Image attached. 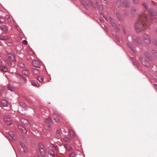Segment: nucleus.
Here are the masks:
<instances>
[{
	"instance_id": "7ed1b4c3",
	"label": "nucleus",
	"mask_w": 157,
	"mask_h": 157,
	"mask_svg": "<svg viewBox=\"0 0 157 157\" xmlns=\"http://www.w3.org/2000/svg\"><path fill=\"white\" fill-rule=\"evenodd\" d=\"M53 120L55 122L57 123H59L60 122L59 117L58 114L56 111H54L53 113Z\"/></svg>"
},
{
	"instance_id": "9b49d317",
	"label": "nucleus",
	"mask_w": 157,
	"mask_h": 157,
	"mask_svg": "<svg viewBox=\"0 0 157 157\" xmlns=\"http://www.w3.org/2000/svg\"><path fill=\"white\" fill-rule=\"evenodd\" d=\"M142 43L141 40L139 38H136L134 40V43L135 44H140Z\"/></svg>"
},
{
	"instance_id": "c85d7f7f",
	"label": "nucleus",
	"mask_w": 157,
	"mask_h": 157,
	"mask_svg": "<svg viewBox=\"0 0 157 157\" xmlns=\"http://www.w3.org/2000/svg\"><path fill=\"white\" fill-rule=\"evenodd\" d=\"M0 69L4 72H6L7 71V67L4 66H1L0 67Z\"/></svg>"
},
{
	"instance_id": "603ef678",
	"label": "nucleus",
	"mask_w": 157,
	"mask_h": 157,
	"mask_svg": "<svg viewBox=\"0 0 157 157\" xmlns=\"http://www.w3.org/2000/svg\"><path fill=\"white\" fill-rule=\"evenodd\" d=\"M128 46L131 49H132V47H131L130 44H128Z\"/></svg>"
},
{
	"instance_id": "8fccbe9b",
	"label": "nucleus",
	"mask_w": 157,
	"mask_h": 157,
	"mask_svg": "<svg viewBox=\"0 0 157 157\" xmlns=\"http://www.w3.org/2000/svg\"><path fill=\"white\" fill-rule=\"evenodd\" d=\"M49 153H50V155L52 156H53L54 155V152L53 151H52V152L51 153H50V152H49Z\"/></svg>"
},
{
	"instance_id": "4c0bfd02",
	"label": "nucleus",
	"mask_w": 157,
	"mask_h": 157,
	"mask_svg": "<svg viewBox=\"0 0 157 157\" xmlns=\"http://www.w3.org/2000/svg\"><path fill=\"white\" fill-rule=\"evenodd\" d=\"M76 155L75 152H72L70 154L69 157H75Z\"/></svg>"
},
{
	"instance_id": "aec40b11",
	"label": "nucleus",
	"mask_w": 157,
	"mask_h": 157,
	"mask_svg": "<svg viewBox=\"0 0 157 157\" xmlns=\"http://www.w3.org/2000/svg\"><path fill=\"white\" fill-rule=\"evenodd\" d=\"M32 84L33 86L36 87H38L40 85L39 84L37 81H33Z\"/></svg>"
},
{
	"instance_id": "473e14b6",
	"label": "nucleus",
	"mask_w": 157,
	"mask_h": 157,
	"mask_svg": "<svg viewBox=\"0 0 157 157\" xmlns=\"http://www.w3.org/2000/svg\"><path fill=\"white\" fill-rule=\"evenodd\" d=\"M137 10L134 7H132L131 10V13L132 14H135V13L136 12Z\"/></svg>"
},
{
	"instance_id": "864d4df0",
	"label": "nucleus",
	"mask_w": 157,
	"mask_h": 157,
	"mask_svg": "<svg viewBox=\"0 0 157 157\" xmlns=\"http://www.w3.org/2000/svg\"><path fill=\"white\" fill-rule=\"evenodd\" d=\"M155 45L157 46V41L156 40H155Z\"/></svg>"
},
{
	"instance_id": "3c124183",
	"label": "nucleus",
	"mask_w": 157,
	"mask_h": 157,
	"mask_svg": "<svg viewBox=\"0 0 157 157\" xmlns=\"http://www.w3.org/2000/svg\"><path fill=\"white\" fill-rule=\"evenodd\" d=\"M124 14L125 15H129V14L128 13V12L126 11L125 12Z\"/></svg>"
},
{
	"instance_id": "bf43d9fd",
	"label": "nucleus",
	"mask_w": 157,
	"mask_h": 157,
	"mask_svg": "<svg viewBox=\"0 0 157 157\" xmlns=\"http://www.w3.org/2000/svg\"><path fill=\"white\" fill-rule=\"evenodd\" d=\"M156 87L157 88V85L156 86Z\"/></svg>"
},
{
	"instance_id": "c9c22d12",
	"label": "nucleus",
	"mask_w": 157,
	"mask_h": 157,
	"mask_svg": "<svg viewBox=\"0 0 157 157\" xmlns=\"http://www.w3.org/2000/svg\"><path fill=\"white\" fill-rule=\"evenodd\" d=\"M18 66L19 67L21 68H24L25 67V65L22 63H20L18 64Z\"/></svg>"
},
{
	"instance_id": "ea45409f",
	"label": "nucleus",
	"mask_w": 157,
	"mask_h": 157,
	"mask_svg": "<svg viewBox=\"0 0 157 157\" xmlns=\"http://www.w3.org/2000/svg\"><path fill=\"white\" fill-rule=\"evenodd\" d=\"M152 53L155 56H157V52L156 50H153L152 51Z\"/></svg>"
},
{
	"instance_id": "b1692460",
	"label": "nucleus",
	"mask_w": 157,
	"mask_h": 157,
	"mask_svg": "<svg viewBox=\"0 0 157 157\" xmlns=\"http://www.w3.org/2000/svg\"><path fill=\"white\" fill-rule=\"evenodd\" d=\"M8 39V37L7 36H4L3 35L0 36V40H7Z\"/></svg>"
},
{
	"instance_id": "393cba45",
	"label": "nucleus",
	"mask_w": 157,
	"mask_h": 157,
	"mask_svg": "<svg viewBox=\"0 0 157 157\" xmlns=\"http://www.w3.org/2000/svg\"><path fill=\"white\" fill-rule=\"evenodd\" d=\"M91 4L92 6L94 8H96L98 7V3L97 1L93 2H92Z\"/></svg>"
},
{
	"instance_id": "9d476101",
	"label": "nucleus",
	"mask_w": 157,
	"mask_h": 157,
	"mask_svg": "<svg viewBox=\"0 0 157 157\" xmlns=\"http://www.w3.org/2000/svg\"><path fill=\"white\" fill-rule=\"evenodd\" d=\"M131 4L130 2H128L127 0H125L123 1L122 3V6L124 7H128Z\"/></svg>"
},
{
	"instance_id": "f704fd0d",
	"label": "nucleus",
	"mask_w": 157,
	"mask_h": 157,
	"mask_svg": "<svg viewBox=\"0 0 157 157\" xmlns=\"http://www.w3.org/2000/svg\"><path fill=\"white\" fill-rule=\"evenodd\" d=\"M37 79L40 82H43L44 80V78L42 76H38L37 77Z\"/></svg>"
},
{
	"instance_id": "0eeeda50",
	"label": "nucleus",
	"mask_w": 157,
	"mask_h": 157,
	"mask_svg": "<svg viewBox=\"0 0 157 157\" xmlns=\"http://www.w3.org/2000/svg\"><path fill=\"white\" fill-rule=\"evenodd\" d=\"M81 2L83 6L86 8L91 2L90 0H81Z\"/></svg>"
},
{
	"instance_id": "20e7f679",
	"label": "nucleus",
	"mask_w": 157,
	"mask_h": 157,
	"mask_svg": "<svg viewBox=\"0 0 157 157\" xmlns=\"http://www.w3.org/2000/svg\"><path fill=\"white\" fill-rule=\"evenodd\" d=\"M140 60L144 65L147 67L150 66L149 63L146 60L144 56L141 57Z\"/></svg>"
},
{
	"instance_id": "ddd939ff",
	"label": "nucleus",
	"mask_w": 157,
	"mask_h": 157,
	"mask_svg": "<svg viewBox=\"0 0 157 157\" xmlns=\"http://www.w3.org/2000/svg\"><path fill=\"white\" fill-rule=\"evenodd\" d=\"M32 71L33 73L35 75H38L40 73V71L38 69L32 68Z\"/></svg>"
},
{
	"instance_id": "7c9ffc66",
	"label": "nucleus",
	"mask_w": 157,
	"mask_h": 157,
	"mask_svg": "<svg viewBox=\"0 0 157 157\" xmlns=\"http://www.w3.org/2000/svg\"><path fill=\"white\" fill-rule=\"evenodd\" d=\"M16 76L17 77L19 78H21L24 80L25 81V78L24 77L22 76L21 75H20L17 74H16Z\"/></svg>"
},
{
	"instance_id": "a18cd8bd",
	"label": "nucleus",
	"mask_w": 157,
	"mask_h": 157,
	"mask_svg": "<svg viewBox=\"0 0 157 157\" xmlns=\"http://www.w3.org/2000/svg\"><path fill=\"white\" fill-rule=\"evenodd\" d=\"M143 6H144V7L147 9H148V6H147V4L146 3H144L143 4Z\"/></svg>"
},
{
	"instance_id": "2f4dec72",
	"label": "nucleus",
	"mask_w": 157,
	"mask_h": 157,
	"mask_svg": "<svg viewBox=\"0 0 157 157\" xmlns=\"http://www.w3.org/2000/svg\"><path fill=\"white\" fill-rule=\"evenodd\" d=\"M11 133L10 134V136L13 139V140H16V137L14 136L13 133V132H10Z\"/></svg>"
},
{
	"instance_id": "6e6552de",
	"label": "nucleus",
	"mask_w": 157,
	"mask_h": 157,
	"mask_svg": "<svg viewBox=\"0 0 157 157\" xmlns=\"http://www.w3.org/2000/svg\"><path fill=\"white\" fill-rule=\"evenodd\" d=\"M109 19L110 21L111 22V24L116 29H117V30H118V28L117 27V25L115 23L114 21V19H112L111 17H109Z\"/></svg>"
},
{
	"instance_id": "6ab92c4d",
	"label": "nucleus",
	"mask_w": 157,
	"mask_h": 157,
	"mask_svg": "<svg viewBox=\"0 0 157 157\" xmlns=\"http://www.w3.org/2000/svg\"><path fill=\"white\" fill-rule=\"evenodd\" d=\"M20 144L22 147L24 151L25 152H26L27 151V149L26 147H25L24 144V143H22L21 142H20Z\"/></svg>"
},
{
	"instance_id": "bb28decb",
	"label": "nucleus",
	"mask_w": 157,
	"mask_h": 157,
	"mask_svg": "<svg viewBox=\"0 0 157 157\" xmlns=\"http://www.w3.org/2000/svg\"><path fill=\"white\" fill-rule=\"evenodd\" d=\"M51 119L50 117H48V118H46L45 120V122L48 124H51Z\"/></svg>"
},
{
	"instance_id": "f8f14e48",
	"label": "nucleus",
	"mask_w": 157,
	"mask_h": 157,
	"mask_svg": "<svg viewBox=\"0 0 157 157\" xmlns=\"http://www.w3.org/2000/svg\"><path fill=\"white\" fill-rule=\"evenodd\" d=\"M1 105L2 107H5L8 106V103L5 100H2L1 101Z\"/></svg>"
},
{
	"instance_id": "5701e85b",
	"label": "nucleus",
	"mask_w": 157,
	"mask_h": 157,
	"mask_svg": "<svg viewBox=\"0 0 157 157\" xmlns=\"http://www.w3.org/2000/svg\"><path fill=\"white\" fill-rule=\"evenodd\" d=\"M3 60L4 61L6 62L7 64L9 66H10L12 64V63L10 61H9L8 60L4 58H3Z\"/></svg>"
},
{
	"instance_id": "f03ea898",
	"label": "nucleus",
	"mask_w": 157,
	"mask_h": 157,
	"mask_svg": "<svg viewBox=\"0 0 157 157\" xmlns=\"http://www.w3.org/2000/svg\"><path fill=\"white\" fill-rule=\"evenodd\" d=\"M144 42L147 44L150 43L151 39L150 36L147 34H144L143 36Z\"/></svg>"
},
{
	"instance_id": "4d7b16f0",
	"label": "nucleus",
	"mask_w": 157,
	"mask_h": 157,
	"mask_svg": "<svg viewBox=\"0 0 157 157\" xmlns=\"http://www.w3.org/2000/svg\"><path fill=\"white\" fill-rule=\"evenodd\" d=\"M2 90L3 91H4V89H2Z\"/></svg>"
},
{
	"instance_id": "13d9d810",
	"label": "nucleus",
	"mask_w": 157,
	"mask_h": 157,
	"mask_svg": "<svg viewBox=\"0 0 157 157\" xmlns=\"http://www.w3.org/2000/svg\"><path fill=\"white\" fill-rule=\"evenodd\" d=\"M103 16V17H104V18H105V17L104 16Z\"/></svg>"
},
{
	"instance_id": "09e8293b",
	"label": "nucleus",
	"mask_w": 157,
	"mask_h": 157,
	"mask_svg": "<svg viewBox=\"0 0 157 157\" xmlns=\"http://www.w3.org/2000/svg\"><path fill=\"white\" fill-rule=\"evenodd\" d=\"M99 9L100 10H102L103 9L102 6H99Z\"/></svg>"
},
{
	"instance_id": "1a4fd4ad",
	"label": "nucleus",
	"mask_w": 157,
	"mask_h": 157,
	"mask_svg": "<svg viewBox=\"0 0 157 157\" xmlns=\"http://www.w3.org/2000/svg\"><path fill=\"white\" fill-rule=\"evenodd\" d=\"M32 64L35 67L38 68H40V63L36 60H34Z\"/></svg>"
},
{
	"instance_id": "423d86ee",
	"label": "nucleus",
	"mask_w": 157,
	"mask_h": 157,
	"mask_svg": "<svg viewBox=\"0 0 157 157\" xmlns=\"http://www.w3.org/2000/svg\"><path fill=\"white\" fill-rule=\"evenodd\" d=\"M4 120L5 123L8 125H11L12 123V121L11 119L7 117H5L4 118Z\"/></svg>"
},
{
	"instance_id": "f3484780",
	"label": "nucleus",
	"mask_w": 157,
	"mask_h": 157,
	"mask_svg": "<svg viewBox=\"0 0 157 157\" xmlns=\"http://www.w3.org/2000/svg\"><path fill=\"white\" fill-rule=\"evenodd\" d=\"M0 28L2 31H3L5 33H6L7 31V28L4 25L1 26Z\"/></svg>"
},
{
	"instance_id": "a878e982",
	"label": "nucleus",
	"mask_w": 157,
	"mask_h": 157,
	"mask_svg": "<svg viewBox=\"0 0 157 157\" xmlns=\"http://www.w3.org/2000/svg\"><path fill=\"white\" fill-rule=\"evenodd\" d=\"M63 140L66 142H70L71 141V139L68 137L64 136L63 138Z\"/></svg>"
},
{
	"instance_id": "37998d69",
	"label": "nucleus",
	"mask_w": 157,
	"mask_h": 157,
	"mask_svg": "<svg viewBox=\"0 0 157 157\" xmlns=\"http://www.w3.org/2000/svg\"><path fill=\"white\" fill-rule=\"evenodd\" d=\"M22 43L24 44H25V45H27V44H28L27 41L26 40H24L23 41Z\"/></svg>"
},
{
	"instance_id": "49530a36",
	"label": "nucleus",
	"mask_w": 157,
	"mask_h": 157,
	"mask_svg": "<svg viewBox=\"0 0 157 157\" xmlns=\"http://www.w3.org/2000/svg\"><path fill=\"white\" fill-rule=\"evenodd\" d=\"M133 2L134 3H137L139 2V0H133Z\"/></svg>"
},
{
	"instance_id": "5fc2aeb1",
	"label": "nucleus",
	"mask_w": 157,
	"mask_h": 157,
	"mask_svg": "<svg viewBox=\"0 0 157 157\" xmlns=\"http://www.w3.org/2000/svg\"><path fill=\"white\" fill-rule=\"evenodd\" d=\"M3 21L1 20V18H0V24L3 23Z\"/></svg>"
},
{
	"instance_id": "c756f323",
	"label": "nucleus",
	"mask_w": 157,
	"mask_h": 157,
	"mask_svg": "<svg viewBox=\"0 0 157 157\" xmlns=\"http://www.w3.org/2000/svg\"><path fill=\"white\" fill-rule=\"evenodd\" d=\"M116 14L119 20H121L122 19V17L121 16L119 12H117Z\"/></svg>"
},
{
	"instance_id": "412c9836",
	"label": "nucleus",
	"mask_w": 157,
	"mask_h": 157,
	"mask_svg": "<svg viewBox=\"0 0 157 157\" xmlns=\"http://www.w3.org/2000/svg\"><path fill=\"white\" fill-rule=\"evenodd\" d=\"M122 2L121 0H118L116 2V5L118 7H120L121 5H122Z\"/></svg>"
},
{
	"instance_id": "cd10ccee",
	"label": "nucleus",
	"mask_w": 157,
	"mask_h": 157,
	"mask_svg": "<svg viewBox=\"0 0 157 157\" xmlns=\"http://www.w3.org/2000/svg\"><path fill=\"white\" fill-rule=\"evenodd\" d=\"M144 56L149 59L151 60H152V58L150 57V55L148 52H146L144 53Z\"/></svg>"
},
{
	"instance_id": "72a5a7b5",
	"label": "nucleus",
	"mask_w": 157,
	"mask_h": 157,
	"mask_svg": "<svg viewBox=\"0 0 157 157\" xmlns=\"http://www.w3.org/2000/svg\"><path fill=\"white\" fill-rule=\"evenodd\" d=\"M44 147V145L42 144H40L39 145V150H40V149H45Z\"/></svg>"
},
{
	"instance_id": "dca6fc26",
	"label": "nucleus",
	"mask_w": 157,
	"mask_h": 157,
	"mask_svg": "<svg viewBox=\"0 0 157 157\" xmlns=\"http://www.w3.org/2000/svg\"><path fill=\"white\" fill-rule=\"evenodd\" d=\"M7 88L8 90L11 91H13L15 90V87L11 84H9L8 85Z\"/></svg>"
},
{
	"instance_id": "de8ad7c7",
	"label": "nucleus",
	"mask_w": 157,
	"mask_h": 157,
	"mask_svg": "<svg viewBox=\"0 0 157 157\" xmlns=\"http://www.w3.org/2000/svg\"><path fill=\"white\" fill-rule=\"evenodd\" d=\"M114 36H115V38L118 41L119 40V37L115 35Z\"/></svg>"
},
{
	"instance_id": "f257e3e1",
	"label": "nucleus",
	"mask_w": 157,
	"mask_h": 157,
	"mask_svg": "<svg viewBox=\"0 0 157 157\" xmlns=\"http://www.w3.org/2000/svg\"><path fill=\"white\" fill-rule=\"evenodd\" d=\"M149 12L151 16H154L156 14V13L154 10L150 9L148 11L145 12L141 14L139 17V19L135 25V28L137 32L144 30L148 26V24L147 23L148 19H151L150 16H147V14Z\"/></svg>"
},
{
	"instance_id": "79ce46f5",
	"label": "nucleus",
	"mask_w": 157,
	"mask_h": 157,
	"mask_svg": "<svg viewBox=\"0 0 157 157\" xmlns=\"http://www.w3.org/2000/svg\"><path fill=\"white\" fill-rule=\"evenodd\" d=\"M18 128L19 129H21V126H18ZM22 130H23V133H27V132L26 131V130H25V131H24L23 130V129H21Z\"/></svg>"
},
{
	"instance_id": "a211bd4d",
	"label": "nucleus",
	"mask_w": 157,
	"mask_h": 157,
	"mask_svg": "<svg viewBox=\"0 0 157 157\" xmlns=\"http://www.w3.org/2000/svg\"><path fill=\"white\" fill-rule=\"evenodd\" d=\"M64 147L68 151H71L72 150V148L69 144H65Z\"/></svg>"
},
{
	"instance_id": "39448f33",
	"label": "nucleus",
	"mask_w": 157,
	"mask_h": 157,
	"mask_svg": "<svg viewBox=\"0 0 157 157\" xmlns=\"http://www.w3.org/2000/svg\"><path fill=\"white\" fill-rule=\"evenodd\" d=\"M6 57L7 59L12 61H15V56L11 53H9L6 56Z\"/></svg>"
},
{
	"instance_id": "4468645a",
	"label": "nucleus",
	"mask_w": 157,
	"mask_h": 157,
	"mask_svg": "<svg viewBox=\"0 0 157 157\" xmlns=\"http://www.w3.org/2000/svg\"><path fill=\"white\" fill-rule=\"evenodd\" d=\"M69 134L71 138H74L75 136V134L74 131L72 129H70L69 130Z\"/></svg>"
},
{
	"instance_id": "e433bc0d",
	"label": "nucleus",
	"mask_w": 157,
	"mask_h": 157,
	"mask_svg": "<svg viewBox=\"0 0 157 157\" xmlns=\"http://www.w3.org/2000/svg\"><path fill=\"white\" fill-rule=\"evenodd\" d=\"M5 18L8 22H10L11 21V19L9 15H6L5 16Z\"/></svg>"
},
{
	"instance_id": "58836bf2",
	"label": "nucleus",
	"mask_w": 157,
	"mask_h": 157,
	"mask_svg": "<svg viewBox=\"0 0 157 157\" xmlns=\"http://www.w3.org/2000/svg\"><path fill=\"white\" fill-rule=\"evenodd\" d=\"M56 136L57 138H59V137L60 135V132L59 130H57L56 131Z\"/></svg>"
},
{
	"instance_id": "6e6d98bb",
	"label": "nucleus",
	"mask_w": 157,
	"mask_h": 157,
	"mask_svg": "<svg viewBox=\"0 0 157 157\" xmlns=\"http://www.w3.org/2000/svg\"><path fill=\"white\" fill-rule=\"evenodd\" d=\"M2 63V61L0 59V65Z\"/></svg>"
},
{
	"instance_id": "a19ab883",
	"label": "nucleus",
	"mask_w": 157,
	"mask_h": 157,
	"mask_svg": "<svg viewBox=\"0 0 157 157\" xmlns=\"http://www.w3.org/2000/svg\"><path fill=\"white\" fill-rule=\"evenodd\" d=\"M21 121L22 122L24 123V124H26L28 123V121L27 120L25 119H23L21 120Z\"/></svg>"
},
{
	"instance_id": "c03bdc74",
	"label": "nucleus",
	"mask_w": 157,
	"mask_h": 157,
	"mask_svg": "<svg viewBox=\"0 0 157 157\" xmlns=\"http://www.w3.org/2000/svg\"><path fill=\"white\" fill-rule=\"evenodd\" d=\"M51 126L50 125H48V127L47 128H46V129L47 131H49L50 129Z\"/></svg>"
},
{
	"instance_id": "4be33fe9",
	"label": "nucleus",
	"mask_w": 157,
	"mask_h": 157,
	"mask_svg": "<svg viewBox=\"0 0 157 157\" xmlns=\"http://www.w3.org/2000/svg\"><path fill=\"white\" fill-rule=\"evenodd\" d=\"M23 73L25 75L28 76L30 74L29 71L27 70H23L22 71Z\"/></svg>"
},
{
	"instance_id": "2eb2a0df",
	"label": "nucleus",
	"mask_w": 157,
	"mask_h": 157,
	"mask_svg": "<svg viewBox=\"0 0 157 157\" xmlns=\"http://www.w3.org/2000/svg\"><path fill=\"white\" fill-rule=\"evenodd\" d=\"M39 151L40 152L41 155L43 157H44L46 154V152L45 149H40L39 150Z\"/></svg>"
}]
</instances>
